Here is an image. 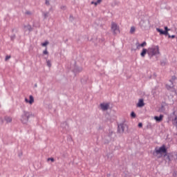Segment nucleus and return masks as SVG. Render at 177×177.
<instances>
[{
    "label": "nucleus",
    "instance_id": "nucleus-29",
    "mask_svg": "<svg viewBox=\"0 0 177 177\" xmlns=\"http://www.w3.org/2000/svg\"><path fill=\"white\" fill-rule=\"evenodd\" d=\"M168 37H169V38H175V35H168Z\"/></svg>",
    "mask_w": 177,
    "mask_h": 177
},
{
    "label": "nucleus",
    "instance_id": "nucleus-28",
    "mask_svg": "<svg viewBox=\"0 0 177 177\" xmlns=\"http://www.w3.org/2000/svg\"><path fill=\"white\" fill-rule=\"evenodd\" d=\"M64 125H65V128H68V126L67 125V123H66V122L62 124V127H63Z\"/></svg>",
    "mask_w": 177,
    "mask_h": 177
},
{
    "label": "nucleus",
    "instance_id": "nucleus-25",
    "mask_svg": "<svg viewBox=\"0 0 177 177\" xmlns=\"http://www.w3.org/2000/svg\"><path fill=\"white\" fill-rule=\"evenodd\" d=\"M61 9H62V10H66V6H61Z\"/></svg>",
    "mask_w": 177,
    "mask_h": 177
},
{
    "label": "nucleus",
    "instance_id": "nucleus-27",
    "mask_svg": "<svg viewBox=\"0 0 177 177\" xmlns=\"http://www.w3.org/2000/svg\"><path fill=\"white\" fill-rule=\"evenodd\" d=\"M44 55H48V50L46 48V50L43 52Z\"/></svg>",
    "mask_w": 177,
    "mask_h": 177
},
{
    "label": "nucleus",
    "instance_id": "nucleus-31",
    "mask_svg": "<svg viewBox=\"0 0 177 177\" xmlns=\"http://www.w3.org/2000/svg\"><path fill=\"white\" fill-rule=\"evenodd\" d=\"M9 59H10V56L7 55V56L6 57V60H9Z\"/></svg>",
    "mask_w": 177,
    "mask_h": 177
},
{
    "label": "nucleus",
    "instance_id": "nucleus-14",
    "mask_svg": "<svg viewBox=\"0 0 177 177\" xmlns=\"http://www.w3.org/2000/svg\"><path fill=\"white\" fill-rule=\"evenodd\" d=\"M5 120L6 121V122H10L12 121V118L9 116H6Z\"/></svg>",
    "mask_w": 177,
    "mask_h": 177
},
{
    "label": "nucleus",
    "instance_id": "nucleus-20",
    "mask_svg": "<svg viewBox=\"0 0 177 177\" xmlns=\"http://www.w3.org/2000/svg\"><path fill=\"white\" fill-rule=\"evenodd\" d=\"M131 118H136V113H135V112H131Z\"/></svg>",
    "mask_w": 177,
    "mask_h": 177
},
{
    "label": "nucleus",
    "instance_id": "nucleus-26",
    "mask_svg": "<svg viewBox=\"0 0 177 177\" xmlns=\"http://www.w3.org/2000/svg\"><path fill=\"white\" fill-rule=\"evenodd\" d=\"M163 35H168V31L167 30H163Z\"/></svg>",
    "mask_w": 177,
    "mask_h": 177
},
{
    "label": "nucleus",
    "instance_id": "nucleus-16",
    "mask_svg": "<svg viewBox=\"0 0 177 177\" xmlns=\"http://www.w3.org/2000/svg\"><path fill=\"white\" fill-rule=\"evenodd\" d=\"M136 28H135V26H132L131 28V29H130V33L131 34H133V32H135V31H136Z\"/></svg>",
    "mask_w": 177,
    "mask_h": 177
},
{
    "label": "nucleus",
    "instance_id": "nucleus-24",
    "mask_svg": "<svg viewBox=\"0 0 177 177\" xmlns=\"http://www.w3.org/2000/svg\"><path fill=\"white\" fill-rule=\"evenodd\" d=\"M100 2H102V0H97V1H95V6L99 5V3H100Z\"/></svg>",
    "mask_w": 177,
    "mask_h": 177
},
{
    "label": "nucleus",
    "instance_id": "nucleus-9",
    "mask_svg": "<svg viewBox=\"0 0 177 177\" xmlns=\"http://www.w3.org/2000/svg\"><path fill=\"white\" fill-rule=\"evenodd\" d=\"M145 106V100L143 99H140L137 104V107H143Z\"/></svg>",
    "mask_w": 177,
    "mask_h": 177
},
{
    "label": "nucleus",
    "instance_id": "nucleus-18",
    "mask_svg": "<svg viewBox=\"0 0 177 177\" xmlns=\"http://www.w3.org/2000/svg\"><path fill=\"white\" fill-rule=\"evenodd\" d=\"M156 31H158V32H160V35L164 34V30H162V29L156 28Z\"/></svg>",
    "mask_w": 177,
    "mask_h": 177
},
{
    "label": "nucleus",
    "instance_id": "nucleus-17",
    "mask_svg": "<svg viewBox=\"0 0 177 177\" xmlns=\"http://www.w3.org/2000/svg\"><path fill=\"white\" fill-rule=\"evenodd\" d=\"M46 64H47L48 67H50V68L52 67V63L50 62V60L47 59Z\"/></svg>",
    "mask_w": 177,
    "mask_h": 177
},
{
    "label": "nucleus",
    "instance_id": "nucleus-32",
    "mask_svg": "<svg viewBox=\"0 0 177 177\" xmlns=\"http://www.w3.org/2000/svg\"><path fill=\"white\" fill-rule=\"evenodd\" d=\"M165 31H169V29L167 26L165 27Z\"/></svg>",
    "mask_w": 177,
    "mask_h": 177
},
{
    "label": "nucleus",
    "instance_id": "nucleus-34",
    "mask_svg": "<svg viewBox=\"0 0 177 177\" xmlns=\"http://www.w3.org/2000/svg\"><path fill=\"white\" fill-rule=\"evenodd\" d=\"M96 1H91V5H95V6Z\"/></svg>",
    "mask_w": 177,
    "mask_h": 177
},
{
    "label": "nucleus",
    "instance_id": "nucleus-30",
    "mask_svg": "<svg viewBox=\"0 0 177 177\" xmlns=\"http://www.w3.org/2000/svg\"><path fill=\"white\" fill-rule=\"evenodd\" d=\"M142 127H143V124L139 123V124H138V127H139V128H142Z\"/></svg>",
    "mask_w": 177,
    "mask_h": 177
},
{
    "label": "nucleus",
    "instance_id": "nucleus-4",
    "mask_svg": "<svg viewBox=\"0 0 177 177\" xmlns=\"http://www.w3.org/2000/svg\"><path fill=\"white\" fill-rule=\"evenodd\" d=\"M111 31L113 32V35H118L121 31L120 30V26L115 22H112L111 25Z\"/></svg>",
    "mask_w": 177,
    "mask_h": 177
},
{
    "label": "nucleus",
    "instance_id": "nucleus-11",
    "mask_svg": "<svg viewBox=\"0 0 177 177\" xmlns=\"http://www.w3.org/2000/svg\"><path fill=\"white\" fill-rule=\"evenodd\" d=\"M148 52H149V48L147 49V48H142V50L140 53V56L141 57H145V56H146V53L148 54Z\"/></svg>",
    "mask_w": 177,
    "mask_h": 177
},
{
    "label": "nucleus",
    "instance_id": "nucleus-21",
    "mask_svg": "<svg viewBox=\"0 0 177 177\" xmlns=\"http://www.w3.org/2000/svg\"><path fill=\"white\" fill-rule=\"evenodd\" d=\"M47 45H49V41H45L41 44V46H46Z\"/></svg>",
    "mask_w": 177,
    "mask_h": 177
},
{
    "label": "nucleus",
    "instance_id": "nucleus-35",
    "mask_svg": "<svg viewBox=\"0 0 177 177\" xmlns=\"http://www.w3.org/2000/svg\"><path fill=\"white\" fill-rule=\"evenodd\" d=\"M15 38H16V36H15V35L11 36V39H15Z\"/></svg>",
    "mask_w": 177,
    "mask_h": 177
},
{
    "label": "nucleus",
    "instance_id": "nucleus-6",
    "mask_svg": "<svg viewBox=\"0 0 177 177\" xmlns=\"http://www.w3.org/2000/svg\"><path fill=\"white\" fill-rule=\"evenodd\" d=\"M125 128H127V124H120L118 126V133H124V131H125Z\"/></svg>",
    "mask_w": 177,
    "mask_h": 177
},
{
    "label": "nucleus",
    "instance_id": "nucleus-13",
    "mask_svg": "<svg viewBox=\"0 0 177 177\" xmlns=\"http://www.w3.org/2000/svg\"><path fill=\"white\" fill-rule=\"evenodd\" d=\"M82 71V67L77 66L74 68L73 72L75 73H81Z\"/></svg>",
    "mask_w": 177,
    "mask_h": 177
},
{
    "label": "nucleus",
    "instance_id": "nucleus-19",
    "mask_svg": "<svg viewBox=\"0 0 177 177\" xmlns=\"http://www.w3.org/2000/svg\"><path fill=\"white\" fill-rule=\"evenodd\" d=\"M170 82L171 83V85H168V84H166V88L167 89H171V88H172V86H174L173 84H172V82L170 81Z\"/></svg>",
    "mask_w": 177,
    "mask_h": 177
},
{
    "label": "nucleus",
    "instance_id": "nucleus-22",
    "mask_svg": "<svg viewBox=\"0 0 177 177\" xmlns=\"http://www.w3.org/2000/svg\"><path fill=\"white\" fill-rule=\"evenodd\" d=\"M47 161H50L51 162H55V159L53 158H48L47 159Z\"/></svg>",
    "mask_w": 177,
    "mask_h": 177
},
{
    "label": "nucleus",
    "instance_id": "nucleus-23",
    "mask_svg": "<svg viewBox=\"0 0 177 177\" xmlns=\"http://www.w3.org/2000/svg\"><path fill=\"white\" fill-rule=\"evenodd\" d=\"M44 16L45 19H46V17H48L49 16V12H44Z\"/></svg>",
    "mask_w": 177,
    "mask_h": 177
},
{
    "label": "nucleus",
    "instance_id": "nucleus-33",
    "mask_svg": "<svg viewBox=\"0 0 177 177\" xmlns=\"http://www.w3.org/2000/svg\"><path fill=\"white\" fill-rule=\"evenodd\" d=\"M46 5H49V1L46 0Z\"/></svg>",
    "mask_w": 177,
    "mask_h": 177
},
{
    "label": "nucleus",
    "instance_id": "nucleus-2",
    "mask_svg": "<svg viewBox=\"0 0 177 177\" xmlns=\"http://www.w3.org/2000/svg\"><path fill=\"white\" fill-rule=\"evenodd\" d=\"M157 55H160V47L158 46H152L148 48V56L149 57L157 56Z\"/></svg>",
    "mask_w": 177,
    "mask_h": 177
},
{
    "label": "nucleus",
    "instance_id": "nucleus-8",
    "mask_svg": "<svg viewBox=\"0 0 177 177\" xmlns=\"http://www.w3.org/2000/svg\"><path fill=\"white\" fill-rule=\"evenodd\" d=\"M29 99L25 98L26 103H29V104H32L34 103V97L32 95L29 96Z\"/></svg>",
    "mask_w": 177,
    "mask_h": 177
},
{
    "label": "nucleus",
    "instance_id": "nucleus-3",
    "mask_svg": "<svg viewBox=\"0 0 177 177\" xmlns=\"http://www.w3.org/2000/svg\"><path fill=\"white\" fill-rule=\"evenodd\" d=\"M30 117H31V113L27 111H23L20 121L22 122V124H27V122H28V120H30Z\"/></svg>",
    "mask_w": 177,
    "mask_h": 177
},
{
    "label": "nucleus",
    "instance_id": "nucleus-12",
    "mask_svg": "<svg viewBox=\"0 0 177 177\" xmlns=\"http://www.w3.org/2000/svg\"><path fill=\"white\" fill-rule=\"evenodd\" d=\"M24 31L27 32V31H32V28H31V26L30 25H26L24 26Z\"/></svg>",
    "mask_w": 177,
    "mask_h": 177
},
{
    "label": "nucleus",
    "instance_id": "nucleus-15",
    "mask_svg": "<svg viewBox=\"0 0 177 177\" xmlns=\"http://www.w3.org/2000/svg\"><path fill=\"white\" fill-rule=\"evenodd\" d=\"M173 125H175L176 127H177V115L173 120Z\"/></svg>",
    "mask_w": 177,
    "mask_h": 177
},
{
    "label": "nucleus",
    "instance_id": "nucleus-10",
    "mask_svg": "<svg viewBox=\"0 0 177 177\" xmlns=\"http://www.w3.org/2000/svg\"><path fill=\"white\" fill-rule=\"evenodd\" d=\"M162 118H164L163 115H160V116H154V120H156L157 122H161V121H162Z\"/></svg>",
    "mask_w": 177,
    "mask_h": 177
},
{
    "label": "nucleus",
    "instance_id": "nucleus-1",
    "mask_svg": "<svg viewBox=\"0 0 177 177\" xmlns=\"http://www.w3.org/2000/svg\"><path fill=\"white\" fill-rule=\"evenodd\" d=\"M162 154H167V147L165 145H162L160 147H156L153 151V156L158 158H161Z\"/></svg>",
    "mask_w": 177,
    "mask_h": 177
},
{
    "label": "nucleus",
    "instance_id": "nucleus-36",
    "mask_svg": "<svg viewBox=\"0 0 177 177\" xmlns=\"http://www.w3.org/2000/svg\"><path fill=\"white\" fill-rule=\"evenodd\" d=\"M167 158H168L169 161H171V159L169 158V156H167Z\"/></svg>",
    "mask_w": 177,
    "mask_h": 177
},
{
    "label": "nucleus",
    "instance_id": "nucleus-7",
    "mask_svg": "<svg viewBox=\"0 0 177 177\" xmlns=\"http://www.w3.org/2000/svg\"><path fill=\"white\" fill-rule=\"evenodd\" d=\"M146 45H147V43H146V41H143L142 44H139V42L136 43V46L138 50L140 49V47L145 48Z\"/></svg>",
    "mask_w": 177,
    "mask_h": 177
},
{
    "label": "nucleus",
    "instance_id": "nucleus-5",
    "mask_svg": "<svg viewBox=\"0 0 177 177\" xmlns=\"http://www.w3.org/2000/svg\"><path fill=\"white\" fill-rule=\"evenodd\" d=\"M100 107L102 111H107V110H109V109H110V103H109V102L101 103L100 105Z\"/></svg>",
    "mask_w": 177,
    "mask_h": 177
}]
</instances>
